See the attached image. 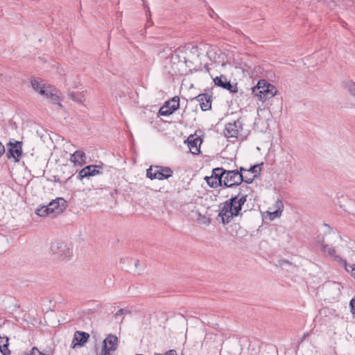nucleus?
I'll use <instances>...</instances> for the list:
<instances>
[{
    "label": "nucleus",
    "instance_id": "obj_45",
    "mask_svg": "<svg viewBox=\"0 0 355 355\" xmlns=\"http://www.w3.org/2000/svg\"><path fill=\"white\" fill-rule=\"evenodd\" d=\"M214 14H215V13H214V11H212V13H211V14H210V17H213V16H212V15H214Z\"/></svg>",
    "mask_w": 355,
    "mask_h": 355
},
{
    "label": "nucleus",
    "instance_id": "obj_30",
    "mask_svg": "<svg viewBox=\"0 0 355 355\" xmlns=\"http://www.w3.org/2000/svg\"><path fill=\"white\" fill-rule=\"evenodd\" d=\"M349 308L353 317L355 318V297L350 300Z\"/></svg>",
    "mask_w": 355,
    "mask_h": 355
},
{
    "label": "nucleus",
    "instance_id": "obj_19",
    "mask_svg": "<svg viewBox=\"0 0 355 355\" xmlns=\"http://www.w3.org/2000/svg\"><path fill=\"white\" fill-rule=\"evenodd\" d=\"M322 252L330 257H334V259L338 261L341 259L339 256L335 255L336 250L334 248L329 246V245H323L322 248Z\"/></svg>",
    "mask_w": 355,
    "mask_h": 355
},
{
    "label": "nucleus",
    "instance_id": "obj_15",
    "mask_svg": "<svg viewBox=\"0 0 355 355\" xmlns=\"http://www.w3.org/2000/svg\"><path fill=\"white\" fill-rule=\"evenodd\" d=\"M187 145L190 152L193 155H198L200 153V144L202 140L200 137L195 135H190L187 138Z\"/></svg>",
    "mask_w": 355,
    "mask_h": 355
},
{
    "label": "nucleus",
    "instance_id": "obj_36",
    "mask_svg": "<svg viewBox=\"0 0 355 355\" xmlns=\"http://www.w3.org/2000/svg\"><path fill=\"white\" fill-rule=\"evenodd\" d=\"M5 153V146L0 141V157H1Z\"/></svg>",
    "mask_w": 355,
    "mask_h": 355
},
{
    "label": "nucleus",
    "instance_id": "obj_31",
    "mask_svg": "<svg viewBox=\"0 0 355 355\" xmlns=\"http://www.w3.org/2000/svg\"><path fill=\"white\" fill-rule=\"evenodd\" d=\"M130 311L126 309H119L114 315L115 318H117L119 316L123 314H130Z\"/></svg>",
    "mask_w": 355,
    "mask_h": 355
},
{
    "label": "nucleus",
    "instance_id": "obj_6",
    "mask_svg": "<svg viewBox=\"0 0 355 355\" xmlns=\"http://www.w3.org/2000/svg\"><path fill=\"white\" fill-rule=\"evenodd\" d=\"M173 174L172 169L169 167L160 166H151L146 171V176L150 180H164L171 177Z\"/></svg>",
    "mask_w": 355,
    "mask_h": 355
},
{
    "label": "nucleus",
    "instance_id": "obj_27",
    "mask_svg": "<svg viewBox=\"0 0 355 355\" xmlns=\"http://www.w3.org/2000/svg\"><path fill=\"white\" fill-rule=\"evenodd\" d=\"M32 87L37 92L40 93V89L41 88H44V85H41L38 80L37 79H33L31 81Z\"/></svg>",
    "mask_w": 355,
    "mask_h": 355
},
{
    "label": "nucleus",
    "instance_id": "obj_42",
    "mask_svg": "<svg viewBox=\"0 0 355 355\" xmlns=\"http://www.w3.org/2000/svg\"><path fill=\"white\" fill-rule=\"evenodd\" d=\"M37 355H47V354H44V353H42V352H41L40 351V352H39V354H38Z\"/></svg>",
    "mask_w": 355,
    "mask_h": 355
},
{
    "label": "nucleus",
    "instance_id": "obj_26",
    "mask_svg": "<svg viewBox=\"0 0 355 355\" xmlns=\"http://www.w3.org/2000/svg\"><path fill=\"white\" fill-rule=\"evenodd\" d=\"M198 223L200 224L207 225L209 223V220L205 216L202 215L200 213H198V218H196Z\"/></svg>",
    "mask_w": 355,
    "mask_h": 355
},
{
    "label": "nucleus",
    "instance_id": "obj_12",
    "mask_svg": "<svg viewBox=\"0 0 355 355\" xmlns=\"http://www.w3.org/2000/svg\"><path fill=\"white\" fill-rule=\"evenodd\" d=\"M66 201L64 198H58L55 200H52L47 205L49 212L51 214L56 216L62 212L65 208Z\"/></svg>",
    "mask_w": 355,
    "mask_h": 355
},
{
    "label": "nucleus",
    "instance_id": "obj_46",
    "mask_svg": "<svg viewBox=\"0 0 355 355\" xmlns=\"http://www.w3.org/2000/svg\"><path fill=\"white\" fill-rule=\"evenodd\" d=\"M214 14H215V13H214V11H212V13H211V14H210V17H213V16H212V15H214Z\"/></svg>",
    "mask_w": 355,
    "mask_h": 355
},
{
    "label": "nucleus",
    "instance_id": "obj_48",
    "mask_svg": "<svg viewBox=\"0 0 355 355\" xmlns=\"http://www.w3.org/2000/svg\"><path fill=\"white\" fill-rule=\"evenodd\" d=\"M306 336V334H304L302 339H304Z\"/></svg>",
    "mask_w": 355,
    "mask_h": 355
},
{
    "label": "nucleus",
    "instance_id": "obj_22",
    "mask_svg": "<svg viewBox=\"0 0 355 355\" xmlns=\"http://www.w3.org/2000/svg\"><path fill=\"white\" fill-rule=\"evenodd\" d=\"M69 97L76 102L81 103L83 102V95L80 92H75L69 91L68 93Z\"/></svg>",
    "mask_w": 355,
    "mask_h": 355
},
{
    "label": "nucleus",
    "instance_id": "obj_7",
    "mask_svg": "<svg viewBox=\"0 0 355 355\" xmlns=\"http://www.w3.org/2000/svg\"><path fill=\"white\" fill-rule=\"evenodd\" d=\"M22 155V142L10 139L8 144L7 158L13 159L15 162H19Z\"/></svg>",
    "mask_w": 355,
    "mask_h": 355
},
{
    "label": "nucleus",
    "instance_id": "obj_5",
    "mask_svg": "<svg viewBox=\"0 0 355 355\" xmlns=\"http://www.w3.org/2000/svg\"><path fill=\"white\" fill-rule=\"evenodd\" d=\"M226 169L223 168H213L211 176H206L205 180L211 188L216 189L218 187H224L223 180L225 177Z\"/></svg>",
    "mask_w": 355,
    "mask_h": 355
},
{
    "label": "nucleus",
    "instance_id": "obj_8",
    "mask_svg": "<svg viewBox=\"0 0 355 355\" xmlns=\"http://www.w3.org/2000/svg\"><path fill=\"white\" fill-rule=\"evenodd\" d=\"M243 121L241 118L225 125L224 135L227 138H238L243 130Z\"/></svg>",
    "mask_w": 355,
    "mask_h": 355
},
{
    "label": "nucleus",
    "instance_id": "obj_3",
    "mask_svg": "<svg viewBox=\"0 0 355 355\" xmlns=\"http://www.w3.org/2000/svg\"><path fill=\"white\" fill-rule=\"evenodd\" d=\"M254 178L244 179L243 174H239L237 170H226L225 177L223 180L224 187H233L240 185L243 182L251 184Z\"/></svg>",
    "mask_w": 355,
    "mask_h": 355
},
{
    "label": "nucleus",
    "instance_id": "obj_39",
    "mask_svg": "<svg viewBox=\"0 0 355 355\" xmlns=\"http://www.w3.org/2000/svg\"><path fill=\"white\" fill-rule=\"evenodd\" d=\"M277 207H278V209L279 210L280 207H283V203L282 200H277Z\"/></svg>",
    "mask_w": 355,
    "mask_h": 355
},
{
    "label": "nucleus",
    "instance_id": "obj_32",
    "mask_svg": "<svg viewBox=\"0 0 355 355\" xmlns=\"http://www.w3.org/2000/svg\"><path fill=\"white\" fill-rule=\"evenodd\" d=\"M348 213L349 215H352L355 218V201L351 202L349 207Z\"/></svg>",
    "mask_w": 355,
    "mask_h": 355
},
{
    "label": "nucleus",
    "instance_id": "obj_4",
    "mask_svg": "<svg viewBox=\"0 0 355 355\" xmlns=\"http://www.w3.org/2000/svg\"><path fill=\"white\" fill-rule=\"evenodd\" d=\"M51 251L55 258L60 259H64L71 255L70 245L60 240H55L51 243Z\"/></svg>",
    "mask_w": 355,
    "mask_h": 355
},
{
    "label": "nucleus",
    "instance_id": "obj_44",
    "mask_svg": "<svg viewBox=\"0 0 355 355\" xmlns=\"http://www.w3.org/2000/svg\"><path fill=\"white\" fill-rule=\"evenodd\" d=\"M214 14H215V13H214V11H212V13H211V14H210V17H213V16H212V15H214Z\"/></svg>",
    "mask_w": 355,
    "mask_h": 355
},
{
    "label": "nucleus",
    "instance_id": "obj_37",
    "mask_svg": "<svg viewBox=\"0 0 355 355\" xmlns=\"http://www.w3.org/2000/svg\"><path fill=\"white\" fill-rule=\"evenodd\" d=\"M237 170V172L239 173V174H242L243 172H245L247 171L248 172V170L245 169V168L243 167H240L239 169H236Z\"/></svg>",
    "mask_w": 355,
    "mask_h": 355
},
{
    "label": "nucleus",
    "instance_id": "obj_33",
    "mask_svg": "<svg viewBox=\"0 0 355 355\" xmlns=\"http://www.w3.org/2000/svg\"><path fill=\"white\" fill-rule=\"evenodd\" d=\"M8 342H9V339H8V337H6V336H0V346L1 345H3V344H5L6 343H8Z\"/></svg>",
    "mask_w": 355,
    "mask_h": 355
},
{
    "label": "nucleus",
    "instance_id": "obj_28",
    "mask_svg": "<svg viewBox=\"0 0 355 355\" xmlns=\"http://www.w3.org/2000/svg\"><path fill=\"white\" fill-rule=\"evenodd\" d=\"M345 269L348 272L351 273V276L355 279V264L353 266L348 265L346 261H344Z\"/></svg>",
    "mask_w": 355,
    "mask_h": 355
},
{
    "label": "nucleus",
    "instance_id": "obj_20",
    "mask_svg": "<svg viewBox=\"0 0 355 355\" xmlns=\"http://www.w3.org/2000/svg\"><path fill=\"white\" fill-rule=\"evenodd\" d=\"M54 92H55V89L50 85L48 87L44 86V88L40 89V94L47 98H49Z\"/></svg>",
    "mask_w": 355,
    "mask_h": 355
},
{
    "label": "nucleus",
    "instance_id": "obj_43",
    "mask_svg": "<svg viewBox=\"0 0 355 355\" xmlns=\"http://www.w3.org/2000/svg\"><path fill=\"white\" fill-rule=\"evenodd\" d=\"M248 178H249V176L244 175V179H248ZM250 178H252V177H250Z\"/></svg>",
    "mask_w": 355,
    "mask_h": 355
},
{
    "label": "nucleus",
    "instance_id": "obj_9",
    "mask_svg": "<svg viewBox=\"0 0 355 355\" xmlns=\"http://www.w3.org/2000/svg\"><path fill=\"white\" fill-rule=\"evenodd\" d=\"M180 107V98L178 96L173 97L171 100L164 103L159 110V114L162 116H168L173 114Z\"/></svg>",
    "mask_w": 355,
    "mask_h": 355
},
{
    "label": "nucleus",
    "instance_id": "obj_38",
    "mask_svg": "<svg viewBox=\"0 0 355 355\" xmlns=\"http://www.w3.org/2000/svg\"><path fill=\"white\" fill-rule=\"evenodd\" d=\"M239 96H240L241 98H243V99H244L245 98H247V97H248V95H247V94H245V92H243V91H241V92L239 93Z\"/></svg>",
    "mask_w": 355,
    "mask_h": 355
},
{
    "label": "nucleus",
    "instance_id": "obj_25",
    "mask_svg": "<svg viewBox=\"0 0 355 355\" xmlns=\"http://www.w3.org/2000/svg\"><path fill=\"white\" fill-rule=\"evenodd\" d=\"M36 214L41 217H44L49 214H51V212H49L47 205L44 206L40 209H37L36 211Z\"/></svg>",
    "mask_w": 355,
    "mask_h": 355
},
{
    "label": "nucleus",
    "instance_id": "obj_11",
    "mask_svg": "<svg viewBox=\"0 0 355 355\" xmlns=\"http://www.w3.org/2000/svg\"><path fill=\"white\" fill-rule=\"evenodd\" d=\"M102 166L99 165H88L82 168L77 176L80 180L85 178L95 176L102 173Z\"/></svg>",
    "mask_w": 355,
    "mask_h": 355
},
{
    "label": "nucleus",
    "instance_id": "obj_24",
    "mask_svg": "<svg viewBox=\"0 0 355 355\" xmlns=\"http://www.w3.org/2000/svg\"><path fill=\"white\" fill-rule=\"evenodd\" d=\"M49 99L51 101L52 103L57 105L58 109L62 108V105L60 103V96L55 93V92H54V93L51 94V96L49 98Z\"/></svg>",
    "mask_w": 355,
    "mask_h": 355
},
{
    "label": "nucleus",
    "instance_id": "obj_16",
    "mask_svg": "<svg viewBox=\"0 0 355 355\" xmlns=\"http://www.w3.org/2000/svg\"><path fill=\"white\" fill-rule=\"evenodd\" d=\"M89 334L85 331H76L74 333L72 347L75 348L77 346H83L89 340Z\"/></svg>",
    "mask_w": 355,
    "mask_h": 355
},
{
    "label": "nucleus",
    "instance_id": "obj_23",
    "mask_svg": "<svg viewBox=\"0 0 355 355\" xmlns=\"http://www.w3.org/2000/svg\"><path fill=\"white\" fill-rule=\"evenodd\" d=\"M344 0H324V3L330 9H334L336 6H343Z\"/></svg>",
    "mask_w": 355,
    "mask_h": 355
},
{
    "label": "nucleus",
    "instance_id": "obj_2",
    "mask_svg": "<svg viewBox=\"0 0 355 355\" xmlns=\"http://www.w3.org/2000/svg\"><path fill=\"white\" fill-rule=\"evenodd\" d=\"M277 92V88L263 79L259 80L257 85L252 88V94L262 102L273 97Z\"/></svg>",
    "mask_w": 355,
    "mask_h": 355
},
{
    "label": "nucleus",
    "instance_id": "obj_34",
    "mask_svg": "<svg viewBox=\"0 0 355 355\" xmlns=\"http://www.w3.org/2000/svg\"><path fill=\"white\" fill-rule=\"evenodd\" d=\"M40 351L36 347H33L28 355H37Z\"/></svg>",
    "mask_w": 355,
    "mask_h": 355
},
{
    "label": "nucleus",
    "instance_id": "obj_18",
    "mask_svg": "<svg viewBox=\"0 0 355 355\" xmlns=\"http://www.w3.org/2000/svg\"><path fill=\"white\" fill-rule=\"evenodd\" d=\"M226 230L227 233L232 237L236 238L239 236V231L241 229L239 223H234L227 225Z\"/></svg>",
    "mask_w": 355,
    "mask_h": 355
},
{
    "label": "nucleus",
    "instance_id": "obj_40",
    "mask_svg": "<svg viewBox=\"0 0 355 355\" xmlns=\"http://www.w3.org/2000/svg\"><path fill=\"white\" fill-rule=\"evenodd\" d=\"M111 352L108 350H101V355H112Z\"/></svg>",
    "mask_w": 355,
    "mask_h": 355
},
{
    "label": "nucleus",
    "instance_id": "obj_13",
    "mask_svg": "<svg viewBox=\"0 0 355 355\" xmlns=\"http://www.w3.org/2000/svg\"><path fill=\"white\" fill-rule=\"evenodd\" d=\"M119 346V339L116 336L109 334L103 342V347L101 350H108L114 352Z\"/></svg>",
    "mask_w": 355,
    "mask_h": 355
},
{
    "label": "nucleus",
    "instance_id": "obj_35",
    "mask_svg": "<svg viewBox=\"0 0 355 355\" xmlns=\"http://www.w3.org/2000/svg\"><path fill=\"white\" fill-rule=\"evenodd\" d=\"M164 355H178L175 349L168 350Z\"/></svg>",
    "mask_w": 355,
    "mask_h": 355
},
{
    "label": "nucleus",
    "instance_id": "obj_17",
    "mask_svg": "<svg viewBox=\"0 0 355 355\" xmlns=\"http://www.w3.org/2000/svg\"><path fill=\"white\" fill-rule=\"evenodd\" d=\"M70 160L75 165L83 166L86 163L85 153L80 150H76L71 155Z\"/></svg>",
    "mask_w": 355,
    "mask_h": 355
},
{
    "label": "nucleus",
    "instance_id": "obj_29",
    "mask_svg": "<svg viewBox=\"0 0 355 355\" xmlns=\"http://www.w3.org/2000/svg\"><path fill=\"white\" fill-rule=\"evenodd\" d=\"M9 343H6L0 346V352L3 355H10V351L8 348Z\"/></svg>",
    "mask_w": 355,
    "mask_h": 355
},
{
    "label": "nucleus",
    "instance_id": "obj_41",
    "mask_svg": "<svg viewBox=\"0 0 355 355\" xmlns=\"http://www.w3.org/2000/svg\"><path fill=\"white\" fill-rule=\"evenodd\" d=\"M281 213H282V210L277 209V210L275 211L272 214H273L274 216H280Z\"/></svg>",
    "mask_w": 355,
    "mask_h": 355
},
{
    "label": "nucleus",
    "instance_id": "obj_10",
    "mask_svg": "<svg viewBox=\"0 0 355 355\" xmlns=\"http://www.w3.org/2000/svg\"><path fill=\"white\" fill-rule=\"evenodd\" d=\"M214 82L217 87L227 89L230 93L234 94L239 92L237 83L232 84L230 81L227 80V77L223 75L216 77L214 79Z\"/></svg>",
    "mask_w": 355,
    "mask_h": 355
},
{
    "label": "nucleus",
    "instance_id": "obj_21",
    "mask_svg": "<svg viewBox=\"0 0 355 355\" xmlns=\"http://www.w3.org/2000/svg\"><path fill=\"white\" fill-rule=\"evenodd\" d=\"M262 165H263V163H261L260 164L253 165V166H251L249 169H248V172H251L254 174L252 177V178H254V180L255 179V178H257L258 175H260Z\"/></svg>",
    "mask_w": 355,
    "mask_h": 355
},
{
    "label": "nucleus",
    "instance_id": "obj_47",
    "mask_svg": "<svg viewBox=\"0 0 355 355\" xmlns=\"http://www.w3.org/2000/svg\"><path fill=\"white\" fill-rule=\"evenodd\" d=\"M153 355H164V354H159V353H155Z\"/></svg>",
    "mask_w": 355,
    "mask_h": 355
},
{
    "label": "nucleus",
    "instance_id": "obj_1",
    "mask_svg": "<svg viewBox=\"0 0 355 355\" xmlns=\"http://www.w3.org/2000/svg\"><path fill=\"white\" fill-rule=\"evenodd\" d=\"M247 201V195L239 193L231 198L220 203L218 205V214L216 220L223 225H228L234 217L239 216L242 207Z\"/></svg>",
    "mask_w": 355,
    "mask_h": 355
},
{
    "label": "nucleus",
    "instance_id": "obj_14",
    "mask_svg": "<svg viewBox=\"0 0 355 355\" xmlns=\"http://www.w3.org/2000/svg\"><path fill=\"white\" fill-rule=\"evenodd\" d=\"M193 100L199 103L202 111H208L211 108L212 95L207 93L200 94L196 96Z\"/></svg>",
    "mask_w": 355,
    "mask_h": 355
}]
</instances>
